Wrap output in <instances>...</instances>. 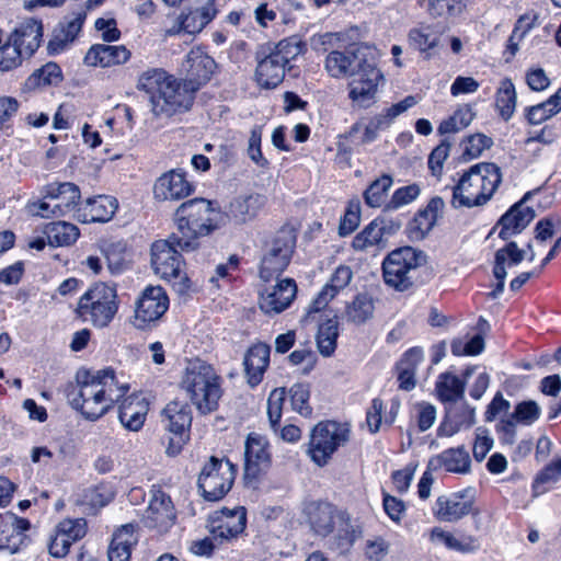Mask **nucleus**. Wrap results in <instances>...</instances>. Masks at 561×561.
I'll return each instance as SVG.
<instances>
[{
    "label": "nucleus",
    "mask_w": 561,
    "mask_h": 561,
    "mask_svg": "<svg viewBox=\"0 0 561 561\" xmlns=\"http://www.w3.org/2000/svg\"><path fill=\"white\" fill-rule=\"evenodd\" d=\"M262 141V129L261 127H254L251 130L249 144H248V156L259 167L266 168L268 161L264 158L261 150Z\"/></svg>",
    "instance_id": "nucleus-63"
},
{
    "label": "nucleus",
    "mask_w": 561,
    "mask_h": 561,
    "mask_svg": "<svg viewBox=\"0 0 561 561\" xmlns=\"http://www.w3.org/2000/svg\"><path fill=\"white\" fill-rule=\"evenodd\" d=\"M502 182L500 168L481 162L466 171L453 187L450 204L454 208H473L485 205Z\"/></svg>",
    "instance_id": "nucleus-4"
},
{
    "label": "nucleus",
    "mask_w": 561,
    "mask_h": 561,
    "mask_svg": "<svg viewBox=\"0 0 561 561\" xmlns=\"http://www.w3.org/2000/svg\"><path fill=\"white\" fill-rule=\"evenodd\" d=\"M217 215L210 201L194 198L182 203L175 211L178 233H173L174 242L184 251L196 249L197 239L216 228Z\"/></svg>",
    "instance_id": "nucleus-5"
},
{
    "label": "nucleus",
    "mask_w": 561,
    "mask_h": 561,
    "mask_svg": "<svg viewBox=\"0 0 561 561\" xmlns=\"http://www.w3.org/2000/svg\"><path fill=\"white\" fill-rule=\"evenodd\" d=\"M265 203L266 197L259 193L238 196L230 203L228 213L237 222L244 224L255 218Z\"/></svg>",
    "instance_id": "nucleus-35"
},
{
    "label": "nucleus",
    "mask_w": 561,
    "mask_h": 561,
    "mask_svg": "<svg viewBox=\"0 0 561 561\" xmlns=\"http://www.w3.org/2000/svg\"><path fill=\"white\" fill-rule=\"evenodd\" d=\"M420 195V187L416 184L403 186L394 191L391 199L386 204L385 210H396L411 202Z\"/></svg>",
    "instance_id": "nucleus-58"
},
{
    "label": "nucleus",
    "mask_w": 561,
    "mask_h": 561,
    "mask_svg": "<svg viewBox=\"0 0 561 561\" xmlns=\"http://www.w3.org/2000/svg\"><path fill=\"white\" fill-rule=\"evenodd\" d=\"M436 408L428 402H420L414 405L413 419L420 432L431 428L436 420Z\"/></svg>",
    "instance_id": "nucleus-60"
},
{
    "label": "nucleus",
    "mask_w": 561,
    "mask_h": 561,
    "mask_svg": "<svg viewBox=\"0 0 561 561\" xmlns=\"http://www.w3.org/2000/svg\"><path fill=\"white\" fill-rule=\"evenodd\" d=\"M193 421L192 410L186 402L173 400L161 412V422L165 431L173 435L167 447L169 456L180 454L190 439V430Z\"/></svg>",
    "instance_id": "nucleus-13"
},
{
    "label": "nucleus",
    "mask_w": 561,
    "mask_h": 561,
    "mask_svg": "<svg viewBox=\"0 0 561 561\" xmlns=\"http://www.w3.org/2000/svg\"><path fill=\"white\" fill-rule=\"evenodd\" d=\"M236 468L228 459L210 457L198 477V486L208 501L222 499L231 489Z\"/></svg>",
    "instance_id": "nucleus-12"
},
{
    "label": "nucleus",
    "mask_w": 561,
    "mask_h": 561,
    "mask_svg": "<svg viewBox=\"0 0 561 561\" xmlns=\"http://www.w3.org/2000/svg\"><path fill=\"white\" fill-rule=\"evenodd\" d=\"M357 57L353 53L333 50L324 62L327 72L333 78H343L352 76V71L356 70Z\"/></svg>",
    "instance_id": "nucleus-39"
},
{
    "label": "nucleus",
    "mask_w": 561,
    "mask_h": 561,
    "mask_svg": "<svg viewBox=\"0 0 561 561\" xmlns=\"http://www.w3.org/2000/svg\"><path fill=\"white\" fill-rule=\"evenodd\" d=\"M186 64L187 79L183 82H178L161 68L148 69L139 76L137 89L148 95L154 116L188 111L194 93L210 79L216 68L215 60L201 49H192Z\"/></svg>",
    "instance_id": "nucleus-1"
},
{
    "label": "nucleus",
    "mask_w": 561,
    "mask_h": 561,
    "mask_svg": "<svg viewBox=\"0 0 561 561\" xmlns=\"http://www.w3.org/2000/svg\"><path fill=\"white\" fill-rule=\"evenodd\" d=\"M85 20V12L77 11L66 15L55 27L53 36L48 43V49L51 54H59L71 45L79 33Z\"/></svg>",
    "instance_id": "nucleus-21"
},
{
    "label": "nucleus",
    "mask_w": 561,
    "mask_h": 561,
    "mask_svg": "<svg viewBox=\"0 0 561 561\" xmlns=\"http://www.w3.org/2000/svg\"><path fill=\"white\" fill-rule=\"evenodd\" d=\"M495 106L500 115L505 119H510L516 106V91L511 79H503L496 91Z\"/></svg>",
    "instance_id": "nucleus-45"
},
{
    "label": "nucleus",
    "mask_w": 561,
    "mask_h": 561,
    "mask_svg": "<svg viewBox=\"0 0 561 561\" xmlns=\"http://www.w3.org/2000/svg\"><path fill=\"white\" fill-rule=\"evenodd\" d=\"M247 524V513L244 507L233 510H221L215 512L209 517V531L214 539L230 540L240 535Z\"/></svg>",
    "instance_id": "nucleus-20"
},
{
    "label": "nucleus",
    "mask_w": 561,
    "mask_h": 561,
    "mask_svg": "<svg viewBox=\"0 0 561 561\" xmlns=\"http://www.w3.org/2000/svg\"><path fill=\"white\" fill-rule=\"evenodd\" d=\"M409 41L416 49L427 51L437 45L438 38L430 27H419L410 31Z\"/></svg>",
    "instance_id": "nucleus-59"
},
{
    "label": "nucleus",
    "mask_w": 561,
    "mask_h": 561,
    "mask_svg": "<svg viewBox=\"0 0 561 561\" xmlns=\"http://www.w3.org/2000/svg\"><path fill=\"white\" fill-rule=\"evenodd\" d=\"M561 111V88L546 102L530 106L526 117L530 124L538 125Z\"/></svg>",
    "instance_id": "nucleus-44"
},
{
    "label": "nucleus",
    "mask_w": 561,
    "mask_h": 561,
    "mask_svg": "<svg viewBox=\"0 0 561 561\" xmlns=\"http://www.w3.org/2000/svg\"><path fill=\"white\" fill-rule=\"evenodd\" d=\"M271 466L267 439L256 433L248 435L244 446V479L256 481Z\"/></svg>",
    "instance_id": "nucleus-17"
},
{
    "label": "nucleus",
    "mask_w": 561,
    "mask_h": 561,
    "mask_svg": "<svg viewBox=\"0 0 561 561\" xmlns=\"http://www.w3.org/2000/svg\"><path fill=\"white\" fill-rule=\"evenodd\" d=\"M274 285H266L260 291L259 307L268 316L286 310L297 295V284L293 278L275 279Z\"/></svg>",
    "instance_id": "nucleus-16"
},
{
    "label": "nucleus",
    "mask_w": 561,
    "mask_h": 561,
    "mask_svg": "<svg viewBox=\"0 0 561 561\" xmlns=\"http://www.w3.org/2000/svg\"><path fill=\"white\" fill-rule=\"evenodd\" d=\"M424 262V255L411 247L392 251L383 260V279L389 286L403 291L411 287V272Z\"/></svg>",
    "instance_id": "nucleus-10"
},
{
    "label": "nucleus",
    "mask_w": 561,
    "mask_h": 561,
    "mask_svg": "<svg viewBox=\"0 0 561 561\" xmlns=\"http://www.w3.org/2000/svg\"><path fill=\"white\" fill-rule=\"evenodd\" d=\"M428 540L434 546H443L459 553H471L479 549V539L466 533H451L442 527H433L428 533Z\"/></svg>",
    "instance_id": "nucleus-25"
},
{
    "label": "nucleus",
    "mask_w": 561,
    "mask_h": 561,
    "mask_svg": "<svg viewBox=\"0 0 561 561\" xmlns=\"http://www.w3.org/2000/svg\"><path fill=\"white\" fill-rule=\"evenodd\" d=\"M450 142L447 140H443L438 146H436L428 157V169L432 175L436 178H440L443 173L444 162L449 156L450 151Z\"/></svg>",
    "instance_id": "nucleus-61"
},
{
    "label": "nucleus",
    "mask_w": 561,
    "mask_h": 561,
    "mask_svg": "<svg viewBox=\"0 0 561 561\" xmlns=\"http://www.w3.org/2000/svg\"><path fill=\"white\" fill-rule=\"evenodd\" d=\"M351 77L348 98L359 107H369L375 103L378 89L383 83L382 72L374 61L360 59Z\"/></svg>",
    "instance_id": "nucleus-11"
},
{
    "label": "nucleus",
    "mask_w": 561,
    "mask_h": 561,
    "mask_svg": "<svg viewBox=\"0 0 561 561\" xmlns=\"http://www.w3.org/2000/svg\"><path fill=\"white\" fill-rule=\"evenodd\" d=\"M169 308V297L161 286H147L134 305L131 324L138 330L154 327Z\"/></svg>",
    "instance_id": "nucleus-14"
},
{
    "label": "nucleus",
    "mask_w": 561,
    "mask_h": 561,
    "mask_svg": "<svg viewBox=\"0 0 561 561\" xmlns=\"http://www.w3.org/2000/svg\"><path fill=\"white\" fill-rule=\"evenodd\" d=\"M114 499V492L107 485L100 484L87 489L83 494V503L93 508L103 507Z\"/></svg>",
    "instance_id": "nucleus-53"
},
{
    "label": "nucleus",
    "mask_w": 561,
    "mask_h": 561,
    "mask_svg": "<svg viewBox=\"0 0 561 561\" xmlns=\"http://www.w3.org/2000/svg\"><path fill=\"white\" fill-rule=\"evenodd\" d=\"M392 186V178L382 175L375 180L364 192L365 203L373 208L386 206L387 194Z\"/></svg>",
    "instance_id": "nucleus-48"
},
{
    "label": "nucleus",
    "mask_w": 561,
    "mask_h": 561,
    "mask_svg": "<svg viewBox=\"0 0 561 561\" xmlns=\"http://www.w3.org/2000/svg\"><path fill=\"white\" fill-rule=\"evenodd\" d=\"M308 522L314 533L321 536L331 534L335 526L336 511L325 502H311L306 507Z\"/></svg>",
    "instance_id": "nucleus-32"
},
{
    "label": "nucleus",
    "mask_w": 561,
    "mask_h": 561,
    "mask_svg": "<svg viewBox=\"0 0 561 561\" xmlns=\"http://www.w3.org/2000/svg\"><path fill=\"white\" fill-rule=\"evenodd\" d=\"M47 242L51 247H68L76 242L79 229L66 221L48 222L43 228Z\"/></svg>",
    "instance_id": "nucleus-38"
},
{
    "label": "nucleus",
    "mask_w": 561,
    "mask_h": 561,
    "mask_svg": "<svg viewBox=\"0 0 561 561\" xmlns=\"http://www.w3.org/2000/svg\"><path fill=\"white\" fill-rule=\"evenodd\" d=\"M270 346L264 343L254 344L244 356V369L251 387L259 385L270 363Z\"/></svg>",
    "instance_id": "nucleus-31"
},
{
    "label": "nucleus",
    "mask_w": 561,
    "mask_h": 561,
    "mask_svg": "<svg viewBox=\"0 0 561 561\" xmlns=\"http://www.w3.org/2000/svg\"><path fill=\"white\" fill-rule=\"evenodd\" d=\"M465 390L466 380L450 371L438 375L435 382V394L443 403H456L463 398Z\"/></svg>",
    "instance_id": "nucleus-37"
},
{
    "label": "nucleus",
    "mask_w": 561,
    "mask_h": 561,
    "mask_svg": "<svg viewBox=\"0 0 561 561\" xmlns=\"http://www.w3.org/2000/svg\"><path fill=\"white\" fill-rule=\"evenodd\" d=\"M127 383H121L113 369L84 371L77 376V387L69 393L71 407L87 420L95 421L103 416L128 391Z\"/></svg>",
    "instance_id": "nucleus-2"
},
{
    "label": "nucleus",
    "mask_w": 561,
    "mask_h": 561,
    "mask_svg": "<svg viewBox=\"0 0 561 561\" xmlns=\"http://www.w3.org/2000/svg\"><path fill=\"white\" fill-rule=\"evenodd\" d=\"M23 56L8 38L2 42L0 36V71L5 72L18 68L22 64Z\"/></svg>",
    "instance_id": "nucleus-51"
},
{
    "label": "nucleus",
    "mask_w": 561,
    "mask_h": 561,
    "mask_svg": "<svg viewBox=\"0 0 561 561\" xmlns=\"http://www.w3.org/2000/svg\"><path fill=\"white\" fill-rule=\"evenodd\" d=\"M336 319H328L323 322L318 330L317 344L319 352L323 356H330L333 354L336 347V339L339 336Z\"/></svg>",
    "instance_id": "nucleus-47"
},
{
    "label": "nucleus",
    "mask_w": 561,
    "mask_h": 561,
    "mask_svg": "<svg viewBox=\"0 0 561 561\" xmlns=\"http://www.w3.org/2000/svg\"><path fill=\"white\" fill-rule=\"evenodd\" d=\"M348 438L350 431L346 425L334 421L320 422L311 432L308 455L314 463L323 467Z\"/></svg>",
    "instance_id": "nucleus-9"
},
{
    "label": "nucleus",
    "mask_w": 561,
    "mask_h": 561,
    "mask_svg": "<svg viewBox=\"0 0 561 561\" xmlns=\"http://www.w3.org/2000/svg\"><path fill=\"white\" fill-rule=\"evenodd\" d=\"M180 388L201 414L217 410L222 396L221 378L214 367L199 358L188 359L182 371Z\"/></svg>",
    "instance_id": "nucleus-3"
},
{
    "label": "nucleus",
    "mask_w": 561,
    "mask_h": 561,
    "mask_svg": "<svg viewBox=\"0 0 561 561\" xmlns=\"http://www.w3.org/2000/svg\"><path fill=\"white\" fill-rule=\"evenodd\" d=\"M286 398V391L284 388L274 389L267 399V415L272 428H276L283 412V404Z\"/></svg>",
    "instance_id": "nucleus-56"
},
{
    "label": "nucleus",
    "mask_w": 561,
    "mask_h": 561,
    "mask_svg": "<svg viewBox=\"0 0 561 561\" xmlns=\"http://www.w3.org/2000/svg\"><path fill=\"white\" fill-rule=\"evenodd\" d=\"M138 542L136 525L126 524L122 526L113 536L108 547L110 561H129L131 549Z\"/></svg>",
    "instance_id": "nucleus-34"
},
{
    "label": "nucleus",
    "mask_w": 561,
    "mask_h": 561,
    "mask_svg": "<svg viewBox=\"0 0 561 561\" xmlns=\"http://www.w3.org/2000/svg\"><path fill=\"white\" fill-rule=\"evenodd\" d=\"M217 10L213 1L207 2L204 7L181 14L184 32L188 34L199 33L216 15Z\"/></svg>",
    "instance_id": "nucleus-42"
},
{
    "label": "nucleus",
    "mask_w": 561,
    "mask_h": 561,
    "mask_svg": "<svg viewBox=\"0 0 561 561\" xmlns=\"http://www.w3.org/2000/svg\"><path fill=\"white\" fill-rule=\"evenodd\" d=\"M289 392L293 409L304 416H309L312 409L309 405L310 390L308 386L294 385Z\"/></svg>",
    "instance_id": "nucleus-54"
},
{
    "label": "nucleus",
    "mask_w": 561,
    "mask_h": 561,
    "mask_svg": "<svg viewBox=\"0 0 561 561\" xmlns=\"http://www.w3.org/2000/svg\"><path fill=\"white\" fill-rule=\"evenodd\" d=\"M148 411L147 400L140 394H131L121 403L118 419L126 430L138 432L145 424Z\"/></svg>",
    "instance_id": "nucleus-28"
},
{
    "label": "nucleus",
    "mask_w": 561,
    "mask_h": 561,
    "mask_svg": "<svg viewBox=\"0 0 561 561\" xmlns=\"http://www.w3.org/2000/svg\"><path fill=\"white\" fill-rule=\"evenodd\" d=\"M374 310L375 306L371 297L359 294L346 306L345 318L351 323L363 324L373 318Z\"/></svg>",
    "instance_id": "nucleus-43"
},
{
    "label": "nucleus",
    "mask_w": 561,
    "mask_h": 561,
    "mask_svg": "<svg viewBox=\"0 0 561 561\" xmlns=\"http://www.w3.org/2000/svg\"><path fill=\"white\" fill-rule=\"evenodd\" d=\"M194 191L193 184L181 170H170L162 173L153 184V197L159 202H178L190 196Z\"/></svg>",
    "instance_id": "nucleus-19"
},
{
    "label": "nucleus",
    "mask_w": 561,
    "mask_h": 561,
    "mask_svg": "<svg viewBox=\"0 0 561 561\" xmlns=\"http://www.w3.org/2000/svg\"><path fill=\"white\" fill-rule=\"evenodd\" d=\"M61 80L60 67L55 62H47L33 72L27 79V85L32 88L50 85Z\"/></svg>",
    "instance_id": "nucleus-49"
},
{
    "label": "nucleus",
    "mask_w": 561,
    "mask_h": 561,
    "mask_svg": "<svg viewBox=\"0 0 561 561\" xmlns=\"http://www.w3.org/2000/svg\"><path fill=\"white\" fill-rule=\"evenodd\" d=\"M476 422L474 409L462 402L446 410L444 422L438 427V436H453L462 428L471 427Z\"/></svg>",
    "instance_id": "nucleus-30"
},
{
    "label": "nucleus",
    "mask_w": 561,
    "mask_h": 561,
    "mask_svg": "<svg viewBox=\"0 0 561 561\" xmlns=\"http://www.w3.org/2000/svg\"><path fill=\"white\" fill-rule=\"evenodd\" d=\"M23 543V536L14 533V528L5 525L2 520L0 528V550H5L10 554L16 553Z\"/></svg>",
    "instance_id": "nucleus-62"
},
{
    "label": "nucleus",
    "mask_w": 561,
    "mask_h": 561,
    "mask_svg": "<svg viewBox=\"0 0 561 561\" xmlns=\"http://www.w3.org/2000/svg\"><path fill=\"white\" fill-rule=\"evenodd\" d=\"M130 57L129 50L123 45H93L84 57V62L92 67H112L125 64Z\"/></svg>",
    "instance_id": "nucleus-29"
},
{
    "label": "nucleus",
    "mask_w": 561,
    "mask_h": 561,
    "mask_svg": "<svg viewBox=\"0 0 561 561\" xmlns=\"http://www.w3.org/2000/svg\"><path fill=\"white\" fill-rule=\"evenodd\" d=\"M301 51V43L290 37L280 41L267 51L259 53L255 69L257 84L264 89L276 88L284 79L286 66Z\"/></svg>",
    "instance_id": "nucleus-6"
},
{
    "label": "nucleus",
    "mask_w": 561,
    "mask_h": 561,
    "mask_svg": "<svg viewBox=\"0 0 561 561\" xmlns=\"http://www.w3.org/2000/svg\"><path fill=\"white\" fill-rule=\"evenodd\" d=\"M437 461L448 472L466 474L470 471V456L463 447L443 451L437 457Z\"/></svg>",
    "instance_id": "nucleus-41"
},
{
    "label": "nucleus",
    "mask_w": 561,
    "mask_h": 561,
    "mask_svg": "<svg viewBox=\"0 0 561 561\" xmlns=\"http://www.w3.org/2000/svg\"><path fill=\"white\" fill-rule=\"evenodd\" d=\"M56 528L71 543L82 539L87 534V522L84 518H66L62 519Z\"/></svg>",
    "instance_id": "nucleus-52"
},
{
    "label": "nucleus",
    "mask_w": 561,
    "mask_h": 561,
    "mask_svg": "<svg viewBox=\"0 0 561 561\" xmlns=\"http://www.w3.org/2000/svg\"><path fill=\"white\" fill-rule=\"evenodd\" d=\"M467 0H430V11L435 16H455L460 14Z\"/></svg>",
    "instance_id": "nucleus-57"
},
{
    "label": "nucleus",
    "mask_w": 561,
    "mask_h": 561,
    "mask_svg": "<svg viewBox=\"0 0 561 561\" xmlns=\"http://www.w3.org/2000/svg\"><path fill=\"white\" fill-rule=\"evenodd\" d=\"M176 513L170 496L160 489L151 490L149 505L142 522L160 533L168 531L175 523Z\"/></svg>",
    "instance_id": "nucleus-18"
},
{
    "label": "nucleus",
    "mask_w": 561,
    "mask_h": 561,
    "mask_svg": "<svg viewBox=\"0 0 561 561\" xmlns=\"http://www.w3.org/2000/svg\"><path fill=\"white\" fill-rule=\"evenodd\" d=\"M117 206L116 198L100 195L87 199L85 204L77 209L76 217L81 222H105L114 216Z\"/></svg>",
    "instance_id": "nucleus-27"
},
{
    "label": "nucleus",
    "mask_w": 561,
    "mask_h": 561,
    "mask_svg": "<svg viewBox=\"0 0 561 561\" xmlns=\"http://www.w3.org/2000/svg\"><path fill=\"white\" fill-rule=\"evenodd\" d=\"M360 222V203L358 199H352L347 204L344 216L339 225V234L345 237L351 234Z\"/></svg>",
    "instance_id": "nucleus-50"
},
{
    "label": "nucleus",
    "mask_w": 561,
    "mask_h": 561,
    "mask_svg": "<svg viewBox=\"0 0 561 561\" xmlns=\"http://www.w3.org/2000/svg\"><path fill=\"white\" fill-rule=\"evenodd\" d=\"M43 37V24L35 19H27L8 37L23 57H30L39 47Z\"/></svg>",
    "instance_id": "nucleus-26"
},
{
    "label": "nucleus",
    "mask_w": 561,
    "mask_h": 561,
    "mask_svg": "<svg viewBox=\"0 0 561 561\" xmlns=\"http://www.w3.org/2000/svg\"><path fill=\"white\" fill-rule=\"evenodd\" d=\"M531 195L528 192L524 198L515 204L508 211H506L497 222L500 227L499 237L503 240H508L515 234L520 233L535 218V210L523 203Z\"/></svg>",
    "instance_id": "nucleus-22"
},
{
    "label": "nucleus",
    "mask_w": 561,
    "mask_h": 561,
    "mask_svg": "<svg viewBox=\"0 0 561 561\" xmlns=\"http://www.w3.org/2000/svg\"><path fill=\"white\" fill-rule=\"evenodd\" d=\"M45 198L56 203L62 217L75 209L80 199V191L76 184L70 182L54 183L45 187Z\"/></svg>",
    "instance_id": "nucleus-33"
},
{
    "label": "nucleus",
    "mask_w": 561,
    "mask_h": 561,
    "mask_svg": "<svg viewBox=\"0 0 561 561\" xmlns=\"http://www.w3.org/2000/svg\"><path fill=\"white\" fill-rule=\"evenodd\" d=\"M474 113L469 105L460 106L447 119H444L438 126L440 135L456 134L468 127L473 121Z\"/></svg>",
    "instance_id": "nucleus-46"
},
{
    "label": "nucleus",
    "mask_w": 561,
    "mask_h": 561,
    "mask_svg": "<svg viewBox=\"0 0 561 561\" xmlns=\"http://www.w3.org/2000/svg\"><path fill=\"white\" fill-rule=\"evenodd\" d=\"M180 247L174 242L173 234L168 240H158L151 247V265L157 275L173 286L180 294L190 289V280L182 271V256L176 250Z\"/></svg>",
    "instance_id": "nucleus-8"
},
{
    "label": "nucleus",
    "mask_w": 561,
    "mask_h": 561,
    "mask_svg": "<svg viewBox=\"0 0 561 561\" xmlns=\"http://www.w3.org/2000/svg\"><path fill=\"white\" fill-rule=\"evenodd\" d=\"M295 249V238L280 232L265 250L260 264V278L264 282L277 279L288 266Z\"/></svg>",
    "instance_id": "nucleus-15"
},
{
    "label": "nucleus",
    "mask_w": 561,
    "mask_h": 561,
    "mask_svg": "<svg viewBox=\"0 0 561 561\" xmlns=\"http://www.w3.org/2000/svg\"><path fill=\"white\" fill-rule=\"evenodd\" d=\"M118 297L114 286L95 283L79 299L77 313L96 328L107 327L118 311Z\"/></svg>",
    "instance_id": "nucleus-7"
},
{
    "label": "nucleus",
    "mask_w": 561,
    "mask_h": 561,
    "mask_svg": "<svg viewBox=\"0 0 561 561\" xmlns=\"http://www.w3.org/2000/svg\"><path fill=\"white\" fill-rule=\"evenodd\" d=\"M352 277L353 272L350 266H337L331 275L329 282L323 286L317 297L309 305L307 317L309 318L312 313H317L324 309L328 304L339 294V291L344 289L350 284Z\"/></svg>",
    "instance_id": "nucleus-23"
},
{
    "label": "nucleus",
    "mask_w": 561,
    "mask_h": 561,
    "mask_svg": "<svg viewBox=\"0 0 561 561\" xmlns=\"http://www.w3.org/2000/svg\"><path fill=\"white\" fill-rule=\"evenodd\" d=\"M492 139L483 134H476L467 139L463 156L469 159L478 158L485 149L490 148Z\"/></svg>",
    "instance_id": "nucleus-64"
},
{
    "label": "nucleus",
    "mask_w": 561,
    "mask_h": 561,
    "mask_svg": "<svg viewBox=\"0 0 561 561\" xmlns=\"http://www.w3.org/2000/svg\"><path fill=\"white\" fill-rule=\"evenodd\" d=\"M473 506V500L462 493L440 495L433 507V515L440 522L455 523L467 516Z\"/></svg>",
    "instance_id": "nucleus-24"
},
{
    "label": "nucleus",
    "mask_w": 561,
    "mask_h": 561,
    "mask_svg": "<svg viewBox=\"0 0 561 561\" xmlns=\"http://www.w3.org/2000/svg\"><path fill=\"white\" fill-rule=\"evenodd\" d=\"M385 226L378 219L369 222L359 231L352 241V248L356 252H375L386 247L383 238Z\"/></svg>",
    "instance_id": "nucleus-36"
},
{
    "label": "nucleus",
    "mask_w": 561,
    "mask_h": 561,
    "mask_svg": "<svg viewBox=\"0 0 561 561\" xmlns=\"http://www.w3.org/2000/svg\"><path fill=\"white\" fill-rule=\"evenodd\" d=\"M525 257V251L516 242H510L495 252L493 274L495 278H506V267L518 265Z\"/></svg>",
    "instance_id": "nucleus-40"
},
{
    "label": "nucleus",
    "mask_w": 561,
    "mask_h": 561,
    "mask_svg": "<svg viewBox=\"0 0 561 561\" xmlns=\"http://www.w3.org/2000/svg\"><path fill=\"white\" fill-rule=\"evenodd\" d=\"M540 413L537 402L529 400L518 403L511 416L519 424L531 425L539 419Z\"/></svg>",
    "instance_id": "nucleus-55"
}]
</instances>
